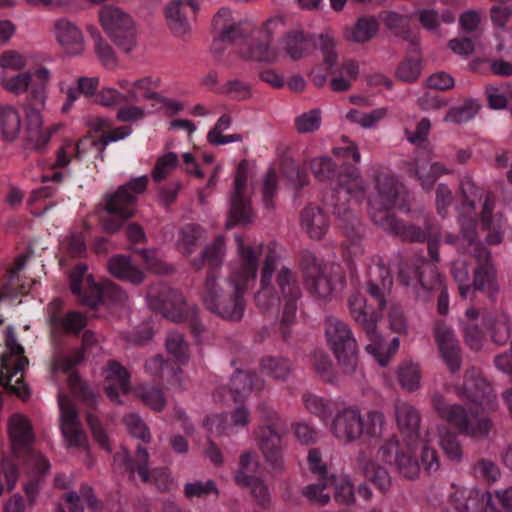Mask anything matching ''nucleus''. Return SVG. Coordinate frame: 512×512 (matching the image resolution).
I'll return each mask as SVG.
<instances>
[{
  "instance_id": "2eb2a0df",
  "label": "nucleus",
  "mask_w": 512,
  "mask_h": 512,
  "mask_svg": "<svg viewBox=\"0 0 512 512\" xmlns=\"http://www.w3.org/2000/svg\"><path fill=\"white\" fill-rule=\"evenodd\" d=\"M99 22L110 39L125 53L137 46L136 25L123 9L106 5L99 10Z\"/></svg>"
},
{
  "instance_id": "0e129e2a",
  "label": "nucleus",
  "mask_w": 512,
  "mask_h": 512,
  "mask_svg": "<svg viewBox=\"0 0 512 512\" xmlns=\"http://www.w3.org/2000/svg\"><path fill=\"white\" fill-rule=\"evenodd\" d=\"M225 255V243L222 237H218L213 244L207 246L202 254L199 262H195L194 265L201 267L204 263L209 266H218L222 263Z\"/></svg>"
},
{
  "instance_id": "052dcab7",
  "label": "nucleus",
  "mask_w": 512,
  "mask_h": 512,
  "mask_svg": "<svg viewBox=\"0 0 512 512\" xmlns=\"http://www.w3.org/2000/svg\"><path fill=\"white\" fill-rule=\"evenodd\" d=\"M330 481L331 476L319 478V483L306 486L303 494L315 504L326 505L330 501V492H332Z\"/></svg>"
},
{
  "instance_id": "58836bf2",
  "label": "nucleus",
  "mask_w": 512,
  "mask_h": 512,
  "mask_svg": "<svg viewBox=\"0 0 512 512\" xmlns=\"http://www.w3.org/2000/svg\"><path fill=\"white\" fill-rule=\"evenodd\" d=\"M263 387V379L250 372L238 371L230 380V393L235 402L245 399L252 391L261 390Z\"/></svg>"
},
{
  "instance_id": "c756f323",
  "label": "nucleus",
  "mask_w": 512,
  "mask_h": 512,
  "mask_svg": "<svg viewBox=\"0 0 512 512\" xmlns=\"http://www.w3.org/2000/svg\"><path fill=\"white\" fill-rule=\"evenodd\" d=\"M116 85L126 93L128 101L139 99L162 100V96L157 91L161 85V80L157 76L147 75L136 79L120 77L117 79Z\"/></svg>"
},
{
  "instance_id": "49530a36",
  "label": "nucleus",
  "mask_w": 512,
  "mask_h": 512,
  "mask_svg": "<svg viewBox=\"0 0 512 512\" xmlns=\"http://www.w3.org/2000/svg\"><path fill=\"white\" fill-rule=\"evenodd\" d=\"M378 31V22L374 17L358 19L354 26L344 30V38L355 43H365L371 40Z\"/></svg>"
},
{
  "instance_id": "a211bd4d",
  "label": "nucleus",
  "mask_w": 512,
  "mask_h": 512,
  "mask_svg": "<svg viewBox=\"0 0 512 512\" xmlns=\"http://www.w3.org/2000/svg\"><path fill=\"white\" fill-rule=\"evenodd\" d=\"M301 266L308 289L319 298L329 297L336 282L343 281L339 267L323 264L322 260L310 252L303 254Z\"/></svg>"
},
{
  "instance_id": "f03ea898",
  "label": "nucleus",
  "mask_w": 512,
  "mask_h": 512,
  "mask_svg": "<svg viewBox=\"0 0 512 512\" xmlns=\"http://www.w3.org/2000/svg\"><path fill=\"white\" fill-rule=\"evenodd\" d=\"M237 259L230 265V276L216 279L209 276L203 289V303L212 313L229 320H239L244 314V294L254 283L262 245H250L236 236Z\"/></svg>"
},
{
  "instance_id": "f8f14e48",
  "label": "nucleus",
  "mask_w": 512,
  "mask_h": 512,
  "mask_svg": "<svg viewBox=\"0 0 512 512\" xmlns=\"http://www.w3.org/2000/svg\"><path fill=\"white\" fill-rule=\"evenodd\" d=\"M338 183L339 186L325 196V202L334 208V214L342 227L347 229L349 223L356 221L352 206L363 199L364 186L357 169L341 174Z\"/></svg>"
},
{
  "instance_id": "39448f33",
  "label": "nucleus",
  "mask_w": 512,
  "mask_h": 512,
  "mask_svg": "<svg viewBox=\"0 0 512 512\" xmlns=\"http://www.w3.org/2000/svg\"><path fill=\"white\" fill-rule=\"evenodd\" d=\"M374 189L368 199V212L372 221L386 231L401 233L402 226L391 212L399 192L397 180L380 172L374 178Z\"/></svg>"
},
{
  "instance_id": "423d86ee",
  "label": "nucleus",
  "mask_w": 512,
  "mask_h": 512,
  "mask_svg": "<svg viewBox=\"0 0 512 512\" xmlns=\"http://www.w3.org/2000/svg\"><path fill=\"white\" fill-rule=\"evenodd\" d=\"M52 72L41 66L33 72L22 70L15 74H0V86L12 95L27 94V102L45 108Z\"/></svg>"
},
{
  "instance_id": "7ed1b4c3",
  "label": "nucleus",
  "mask_w": 512,
  "mask_h": 512,
  "mask_svg": "<svg viewBox=\"0 0 512 512\" xmlns=\"http://www.w3.org/2000/svg\"><path fill=\"white\" fill-rule=\"evenodd\" d=\"M301 290L295 274L285 265H280L279 256L269 250L264 258L260 274V289L255 295L257 306L266 312L282 307L280 326L284 337L286 327L296 318L297 300Z\"/></svg>"
},
{
  "instance_id": "b1692460",
  "label": "nucleus",
  "mask_w": 512,
  "mask_h": 512,
  "mask_svg": "<svg viewBox=\"0 0 512 512\" xmlns=\"http://www.w3.org/2000/svg\"><path fill=\"white\" fill-rule=\"evenodd\" d=\"M250 413L244 406H239L229 414H208L203 426L214 437L231 436L247 428Z\"/></svg>"
},
{
  "instance_id": "4c0bfd02",
  "label": "nucleus",
  "mask_w": 512,
  "mask_h": 512,
  "mask_svg": "<svg viewBox=\"0 0 512 512\" xmlns=\"http://www.w3.org/2000/svg\"><path fill=\"white\" fill-rule=\"evenodd\" d=\"M349 309L352 317L365 330L367 335H374L379 316L367 305L366 299L359 293H354L349 298Z\"/></svg>"
},
{
  "instance_id": "c9c22d12",
  "label": "nucleus",
  "mask_w": 512,
  "mask_h": 512,
  "mask_svg": "<svg viewBox=\"0 0 512 512\" xmlns=\"http://www.w3.org/2000/svg\"><path fill=\"white\" fill-rule=\"evenodd\" d=\"M395 420L401 433L407 438V441L422 436L418 429L421 421L419 411L410 403L398 400L395 403Z\"/></svg>"
},
{
  "instance_id": "bf43d9fd",
  "label": "nucleus",
  "mask_w": 512,
  "mask_h": 512,
  "mask_svg": "<svg viewBox=\"0 0 512 512\" xmlns=\"http://www.w3.org/2000/svg\"><path fill=\"white\" fill-rule=\"evenodd\" d=\"M202 237V229L197 225L189 224L181 229L177 248L183 255L188 256L194 251L195 245Z\"/></svg>"
},
{
  "instance_id": "de8ad7c7",
  "label": "nucleus",
  "mask_w": 512,
  "mask_h": 512,
  "mask_svg": "<svg viewBox=\"0 0 512 512\" xmlns=\"http://www.w3.org/2000/svg\"><path fill=\"white\" fill-rule=\"evenodd\" d=\"M358 465L364 475L381 490H386L391 485V478L387 470L371 460L367 455L361 454L358 458Z\"/></svg>"
},
{
  "instance_id": "393cba45",
  "label": "nucleus",
  "mask_w": 512,
  "mask_h": 512,
  "mask_svg": "<svg viewBox=\"0 0 512 512\" xmlns=\"http://www.w3.org/2000/svg\"><path fill=\"white\" fill-rule=\"evenodd\" d=\"M148 458L149 454L146 449L138 448L134 463L130 462V456L126 449H122L121 452L117 453L114 460L117 464L126 466L130 472L137 473L141 481L153 483L161 490L167 489L169 475L165 470L149 471Z\"/></svg>"
},
{
  "instance_id": "4d7b16f0",
  "label": "nucleus",
  "mask_w": 512,
  "mask_h": 512,
  "mask_svg": "<svg viewBox=\"0 0 512 512\" xmlns=\"http://www.w3.org/2000/svg\"><path fill=\"white\" fill-rule=\"evenodd\" d=\"M487 322L493 342L498 345L504 344L510 337L509 316L505 312H500L490 317Z\"/></svg>"
},
{
  "instance_id": "dca6fc26",
  "label": "nucleus",
  "mask_w": 512,
  "mask_h": 512,
  "mask_svg": "<svg viewBox=\"0 0 512 512\" xmlns=\"http://www.w3.org/2000/svg\"><path fill=\"white\" fill-rule=\"evenodd\" d=\"M91 148L97 149L98 156L103 159L104 150L101 149L100 138L96 139L92 136H86L77 143L71 140L65 141L56 154L55 162L48 164L45 161H41L39 163L43 170L42 174L39 176L41 181L44 183L48 181L55 183L61 182L66 176L63 169L71 162L72 156L80 160Z\"/></svg>"
},
{
  "instance_id": "1a4fd4ad",
  "label": "nucleus",
  "mask_w": 512,
  "mask_h": 512,
  "mask_svg": "<svg viewBox=\"0 0 512 512\" xmlns=\"http://www.w3.org/2000/svg\"><path fill=\"white\" fill-rule=\"evenodd\" d=\"M286 20L284 14H275L264 19L255 32L254 41L240 50V56L259 62H277L280 58V48L274 38L287 31Z\"/></svg>"
},
{
  "instance_id": "37998d69",
  "label": "nucleus",
  "mask_w": 512,
  "mask_h": 512,
  "mask_svg": "<svg viewBox=\"0 0 512 512\" xmlns=\"http://www.w3.org/2000/svg\"><path fill=\"white\" fill-rule=\"evenodd\" d=\"M434 438V430L429 429L419 438L412 440V442H414V447H416V452L418 450L420 451L422 465L427 473L436 472L440 467L439 457L436 450L429 446Z\"/></svg>"
},
{
  "instance_id": "412c9836",
  "label": "nucleus",
  "mask_w": 512,
  "mask_h": 512,
  "mask_svg": "<svg viewBox=\"0 0 512 512\" xmlns=\"http://www.w3.org/2000/svg\"><path fill=\"white\" fill-rule=\"evenodd\" d=\"M146 301L152 310L159 311L174 322H181L186 318V304L182 294L165 284L151 286Z\"/></svg>"
},
{
  "instance_id": "72a5a7b5",
  "label": "nucleus",
  "mask_w": 512,
  "mask_h": 512,
  "mask_svg": "<svg viewBox=\"0 0 512 512\" xmlns=\"http://www.w3.org/2000/svg\"><path fill=\"white\" fill-rule=\"evenodd\" d=\"M282 52L291 60H300L309 54L310 39L302 27L287 30L278 41Z\"/></svg>"
},
{
  "instance_id": "f3484780",
  "label": "nucleus",
  "mask_w": 512,
  "mask_h": 512,
  "mask_svg": "<svg viewBox=\"0 0 512 512\" xmlns=\"http://www.w3.org/2000/svg\"><path fill=\"white\" fill-rule=\"evenodd\" d=\"M251 178L252 171L248 162H240L230 196L229 220L226 224L228 228L236 224H248L254 219V211L251 206Z\"/></svg>"
},
{
  "instance_id": "a878e982",
  "label": "nucleus",
  "mask_w": 512,
  "mask_h": 512,
  "mask_svg": "<svg viewBox=\"0 0 512 512\" xmlns=\"http://www.w3.org/2000/svg\"><path fill=\"white\" fill-rule=\"evenodd\" d=\"M187 9L197 15L200 11V3L197 0H170L164 8L168 28L178 38H186L192 30L191 22L187 17Z\"/></svg>"
},
{
  "instance_id": "8fccbe9b",
  "label": "nucleus",
  "mask_w": 512,
  "mask_h": 512,
  "mask_svg": "<svg viewBox=\"0 0 512 512\" xmlns=\"http://www.w3.org/2000/svg\"><path fill=\"white\" fill-rule=\"evenodd\" d=\"M478 311L470 307L465 312V318L461 321L464 340L466 344L474 350H478L482 347L484 334L479 327L473 322L478 318Z\"/></svg>"
},
{
  "instance_id": "5701e85b",
  "label": "nucleus",
  "mask_w": 512,
  "mask_h": 512,
  "mask_svg": "<svg viewBox=\"0 0 512 512\" xmlns=\"http://www.w3.org/2000/svg\"><path fill=\"white\" fill-rule=\"evenodd\" d=\"M58 405L60 409V429L66 446L71 449L86 451L89 446L88 440L71 400L64 395H59Z\"/></svg>"
},
{
  "instance_id": "13d9d810",
  "label": "nucleus",
  "mask_w": 512,
  "mask_h": 512,
  "mask_svg": "<svg viewBox=\"0 0 512 512\" xmlns=\"http://www.w3.org/2000/svg\"><path fill=\"white\" fill-rule=\"evenodd\" d=\"M27 65V57L17 50L8 49L0 53V74L19 72L26 69Z\"/></svg>"
},
{
  "instance_id": "2f4dec72",
  "label": "nucleus",
  "mask_w": 512,
  "mask_h": 512,
  "mask_svg": "<svg viewBox=\"0 0 512 512\" xmlns=\"http://www.w3.org/2000/svg\"><path fill=\"white\" fill-rule=\"evenodd\" d=\"M42 109L30 102H27L25 106L27 137L33 147L38 150L44 148L51 136L61 127L60 124L44 127Z\"/></svg>"
},
{
  "instance_id": "473e14b6",
  "label": "nucleus",
  "mask_w": 512,
  "mask_h": 512,
  "mask_svg": "<svg viewBox=\"0 0 512 512\" xmlns=\"http://www.w3.org/2000/svg\"><path fill=\"white\" fill-rule=\"evenodd\" d=\"M62 302L59 299L52 300L47 307V320L55 332H78L85 326V317L79 312L61 314Z\"/></svg>"
},
{
  "instance_id": "e2e57ef3",
  "label": "nucleus",
  "mask_w": 512,
  "mask_h": 512,
  "mask_svg": "<svg viewBox=\"0 0 512 512\" xmlns=\"http://www.w3.org/2000/svg\"><path fill=\"white\" fill-rule=\"evenodd\" d=\"M136 396L146 405L156 411H161L166 405V398L159 388L150 385H142L136 388Z\"/></svg>"
},
{
  "instance_id": "ddd939ff",
  "label": "nucleus",
  "mask_w": 512,
  "mask_h": 512,
  "mask_svg": "<svg viewBox=\"0 0 512 512\" xmlns=\"http://www.w3.org/2000/svg\"><path fill=\"white\" fill-rule=\"evenodd\" d=\"M260 426L256 430L258 445L266 462L273 470L280 471L283 468L281 418L278 413L269 406H261L258 409Z\"/></svg>"
},
{
  "instance_id": "9d476101",
  "label": "nucleus",
  "mask_w": 512,
  "mask_h": 512,
  "mask_svg": "<svg viewBox=\"0 0 512 512\" xmlns=\"http://www.w3.org/2000/svg\"><path fill=\"white\" fill-rule=\"evenodd\" d=\"M325 335L330 349L338 361L341 373L352 376L358 367V347L356 339L347 323L335 317H328Z\"/></svg>"
},
{
  "instance_id": "a19ab883",
  "label": "nucleus",
  "mask_w": 512,
  "mask_h": 512,
  "mask_svg": "<svg viewBox=\"0 0 512 512\" xmlns=\"http://www.w3.org/2000/svg\"><path fill=\"white\" fill-rule=\"evenodd\" d=\"M450 173L440 162H430L425 156L415 160L414 175L424 189H430L435 180L441 175Z\"/></svg>"
},
{
  "instance_id": "338daca9",
  "label": "nucleus",
  "mask_w": 512,
  "mask_h": 512,
  "mask_svg": "<svg viewBox=\"0 0 512 512\" xmlns=\"http://www.w3.org/2000/svg\"><path fill=\"white\" fill-rule=\"evenodd\" d=\"M167 352L172 355L179 363L188 361V346L182 334L170 332L166 338Z\"/></svg>"
},
{
  "instance_id": "ea45409f",
  "label": "nucleus",
  "mask_w": 512,
  "mask_h": 512,
  "mask_svg": "<svg viewBox=\"0 0 512 512\" xmlns=\"http://www.w3.org/2000/svg\"><path fill=\"white\" fill-rule=\"evenodd\" d=\"M370 342L366 345V351L380 366H386L390 358L394 355L400 346L399 338H393L390 343H386L374 328V335H367Z\"/></svg>"
},
{
  "instance_id": "603ef678",
  "label": "nucleus",
  "mask_w": 512,
  "mask_h": 512,
  "mask_svg": "<svg viewBox=\"0 0 512 512\" xmlns=\"http://www.w3.org/2000/svg\"><path fill=\"white\" fill-rule=\"evenodd\" d=\"M397 378L402 389L413 392L419 389L421 384V369L417 363L403 362L397 372Z\"/></svg>"
},
{
  "instance_id": "6e6552de",
  "label": "nucleus",
  "mask_w": 512,
  "mask_h": 512,
  "mask_svg": "<svg viewBox=\"0 0 512 512\" xmlns=\"http://www.w3.org/2000/svg\"><path fill=\"white\" fill-rule=\"evenodd\" d=\"M5 349L0 357V384L23 400L29 397V390L23 382V371L28 364L23 346L17 342L12 328L5 332Z\"/></svg>"
},
{
  "instance_id": "864d4df0",
  "label": "nucleus",
  "mask_w": 512,
  "mask_h": 512,
  "mask_svg": "<svg viewBox=\"0 0 512 512\" xmlns=\"http://www.w3.org/2000/svg\"><path fill=\"white\" fill-rule=\"evenodd\" d=\"M480 105L477 100L469 99L463 104L450 108L443 118L445 123L461 124L475 117Z\"/></svg>"
},
{
  "instance_id": "f704fd0d",
  "label": "nucleus",
  "mask_w": 512,
  "mask_h": 512,
  "mask_svg": "<svg viewBox=\"0 0 512 512\" xmlns=\"http://www.w3.org/2000/svg\"><path fill=\"white\" fill-rule=\"evenodd\" d=\"M105 374V390L108 398L120 403V395L130 391V375L124 367L115 361L109 362Z\"/></svg>"
},
{
  "instance_id": "7c9ffc66",
  "label": "nucleus",
  "mask_w": 512,
  "mask_h": 512,
  "mask_svg": "<svg viewBox=\"0 0 512 512\" xmlns=\"http://www.w3.org/2000/svg\"><path fill=\"white\" fill-rule=\"evenodd\" d=\"M434 334L442 360L452 373L458 371L461 365V351L453 329L443 322H437Z\"/></svg>"
},
{
  "instance_id": "a18cd8bd",
  "label": "nucleus",
  "mask_w": 512,
  "mask_h": 512,
  "mask_svg": "<svg viewBox=\"0 0 512 512\" xmlns=\"http://www.w3.org/2000/svg\"><path fill=\"white\" fill-rule=\"evenodd\" d=\"M22 127V120L19 110L12 105L0 107V132L8 141L15 140Z\"/></svg>"
},
{
  "instance_id": "c85d7f7f",
  "label": "nucleus",
  "mask_w": 512,
  "mask_h": 512,
  "mask_svg": "<svg viewBox=\"0 0 512 512\" xmlns=\"http://www.w3.org/2000/svg\"><path fill=\"white\" fill-rule=\"evenodd\" d=\"M53 36L65 54L80 56L86 48L85 36L82 29L67 18H60L54 22Z\"/></svg>"
},
{
  "instance_id": "3c124183",
  "label": "nucleus",
  "mask_w": 512,
  "mask_h": 512,
  "mask_svg": "<svg viewBox=\"0 0 512 512\" xmlns=\"http://www.w3.org/2000/svg\"><path fill=\"white\" fill-rule=\"evenodd\" d=\"M212 29L215 35L235 38L239 27L233 18L231 9L222 7L218 10L212 20Z\"/></svg>"
},
{
  "instance_id": "6e6d98bb",
  "label": "nucleus",
  "mask_w": 512,
  "mask_h": 512,
  "mask_svg": "<svg viewBox=\"0 0 512 512\" xmlns=\"http://www.w3.org/2000/svg\"><path fill=\"white\" fill-rule=\"evenodd\" d=\"M65 499L70 512H83L84 502L93 510L100 507L90 487L82 488L79 494L75 492L66 493Z\"/></svg>"
},
{
  "instance_id": "9b49d317",
  "label": "nucleus",
  "mask_w": 512,
  "mask_h": 512,
  "mask_svg": "<svg viewBox=\"0 0 512 512\" xmlns=\"http://www.w3.org/2000/svg\"><path fill=\"white\" fill-rule=\"evenodd\" d=\"M432 406L438 416L460 433L480 438L488 435L491 423L486 416H480L472 410L467 412L461 405L450 403L440 393L432 395Z\"/></svg>"
},
{
  "instance_id": "bb28decb",
  "label": "nucleus",
  "mask_w": 512,
  "mask_h": 512,
  "mask_svg": "<svg viewBox=\"0 0 512 512\" xmlns=\"http://www.w3.org/2000/svg\"><path fill=\"white\" fill-rule=\"evenodd\" d=\"M461 398L479 406L483 411L495 409L496 395L492 392L490 384L475 370L466 372L465 382L459 390Z\"/></svg>"
},
{
  "instance_id": "f257e3e1",
  "label": "nucleus",
  "mask_w": 512,
  "mask_h": 512,
  "mask_svg": "<svg viewBox=\"0 0 512 512\" xmlns=\"http://www.w3.org/2000/svg\"><path fill=\"white\" fill-rule=\"evenodd\" d=\"M461 191L465 203L459 208V224L462 229V245L467 243V250L460 251V256L451 263V274L458 285L462 298H470L475 290H497L496 271L490 259L489 251L475 242V223L478 217L477 206L481 207V222L488 233L489 244L500 243L503 239L507 220L504 215L510 210L504 208L496 216L490 215L493 201L488 195L466 178L461 182Z\"/></svg>"
},
{
  "instance_id": "680f3d73",
  "label": "nucleus",
  "mask_w": 512,
  "mask_h": 512,
  "mask_svg": "<svg viewBox=\"0 0 512 512\" xmlns=\"http://www.w3.org/2000/svg\"><path fill=\"white\" fill-rule=\"evenodd\" d=\"M94 101L106 108H115L128 102L127 95L123 90L111 86H103L97 91Z\"/></svg>"
},
{
  "instance_id": "774afa93",
  "label": "nucleus",
  "mask_w": 512,
  "mask_h": 512,
  "mask_svg": "<svg viewBox=\"0 0 512 512\" xmlns=\"http://www.w3.org/2000/svg\"><path fill=\"white\" fill-rule=\"evenodd\" d=\"M261 370L275 379H285L291 372V366L286 359L267 357L261 362Z\"/></svg>"
},
{
  "instance_id": "69168bd1",
  "label": "nucleus",
  "mask_w": 512,
  "mask_h": 512,
  "mask_svg": "<svg viewBox=\"0 0 512 512\" xmlns=\"http://www.w3.org/2000/svg\"><path fill=\"white\" fill-rule=\"evenodd\" d=\"M145 369L151 376H160L166 378L168 381H170L171 378L175 383L180 384L178 377L180 370L170 369L161 355H156L149 359L145 364Z\"/></svg>"
},
{
  "instance_id": "4be33fe9",
  "label": "nucleus",
  "mask_w": 512,
  "mask_h": 512,
  "mask_svg": "<svg viewBox=\"0 0 512 512\" xmlns=\"http://www.w3.org/2000/svg\"><path fill=\"white\" fill-rule=\"evenodd\" d=\"M495 490L483 491L476 487H455L450 501L458 512H501L496 507Z\"/></svg>"
},
{
  "instance_id": "20e7f679",
  "label": "nucleus",
  "mask_w": 512,
  "mask_h": 512,
  "mask_svg": "<svg viewBox=\"0 0 512 512\" xmlns=\"http://www.w3.org/2000/svg\"><path fill=\"white\" fill-rule=\"evenodd\" d=\"M70 289L80 302L91 308L106 306L112 312L126 305V293L113 283L100 287L87 272L85 264H79L70 275Z\"/></svg>"
},
{
  "instance_id": "cd10ccee",
  "label": "nucleus",
  "mask_w": 512,
  "mask_h": 512,
  "mask_svg": "<svg viewBox=\"0 0 512 512\" xmlns=\"http://www.w3.org/2000/svg\"><path fill=\"white\" fill-rule=\"evenodd\" d=\"M331 431L342 441L352 442L364 434V420L357 406H348L340 410L334 417Z\"/></svg>"
},
{
  "instance_id": "6ab92c4d",
  "label": "nucleus",
  "mask_w": 512,
  "mask_h": 512,
  "mask_svg": "<svg viewBox=\"0 0 512 512\" xmlns=\"http://www.w3.org/2000/svg\"><path fill=\"white\" fill-rule=\"evenodd\" d=\"M415 455L414 442L406 441V444L400 447L394 436L385 440L377 452L379 460L393 464L397 472L407 479H415L420 474V465Z\"/></svg>"
},
{
  "instance_id": "4468645a",
  "label": "nucleus",
  "mask_w": 512,
  "mask_h": 512,
  "mask_svg": "<svg viewBox=\"0 0 512 512\" xmlns=\"http://www.w3.org/2000/svg\"><path fill=\"white\" fill-rule=\"evenodd\" d=\"M8 431L14 457L39 473L48 471L49 462L31 447L34 434L29 420L20 413L14 414L9 420Z\"/></svg>"
},
{
  "instance_id": "0eeeda50",
  "label": "nucleus",
  "mask_w": 512,
  "mask_h": 512,
  "mask_svg": "<svg viewBox=\"0 0 512 512\" xmlns=\"http://www.w3.org/2000/svg\"><path fill=\"white\" fill-rule=\"evenodd\" d=\"M148 183L146 175L137 177L106 198L105 210L107 216L103 219V226L108 233L120 229L123 222L135 213V203L138 195L145 191Z\"/></svg>"
},
{
  "instance_id": "e433bc0d",
  "label": "nucleus",
  "mask_w": 512,
  "mask_h": 512,
  "mask_svg": "<svg viewBox=\"0 0 512 512\" xmlns=\"http://www.w3.org/2000/svg\"><path fill=\"white\" fill-rule=\"evenodd\" d=\"M301 229L312 239H322L329 222L326 214L317 206L309 205L301 213Z\"/></svg>"
},
{
  "instance_id": "5fc2aeb1",
  "label": "nucleus",
  "mask_w": 512,
  "mask_h": 512,
  "mask_svg": "<svg viewBox=\"0 0 512 512\" xmlns=\"http://www.w3.org/2000/svg\"><path fill=\"white\" fill-rule=\"evenodd\" d=\"M316 47L323 54V60L328 69H331L337 63L336 46L337 41L330 30L320 33L315 40Z\"/></svg>"
},
{
  "instance_id": "79ce46f5",
  "label": "nucleus",
  "mask_w": 512,
  "mask_h": 512,
  "mask_svg": "<svg viewBox=\"0 0 512 512\" xmlns=\"http://www.w3.org/2000/svg\"><path fill=\"white\" fill-rule=\"evenodd\" d=\"M108 268L115 277L132 284H139L144 280L143 272L128 257L121 255L112 257Z\"/></svg>"
},
{
  "instance_id": "aec40b11",
  "label": "nucleus",
  "mask_w": 512,
  "mask_h": 512,
  "mask_svg": "<svg viewBox=\"0 0 512 512\" xmlns=\"http://www.w3.org/2000/svg\"><path fill=\"white\" fill-rule=\"evenodd\" d=\"M400 281L406 286H412L418 297H426V292L442 287V279L434 263L420 257L415 259L413 266H405L399 273Z\"/></svg>"
},
{
  "instance_id": "09e8293b",
  "label": "nucleus",
  "mask_w": 512,
  "mask_h": 512,
  "mask_svg": "<svg viewBox=\"0 0 512 512\" xmlns=\"http://www.w3.org/2000/svg\"><path fill=\"white\" fill-rule=\"evenodd\" d=\"M434 433L438 437L439 446L446 457L451 461H460L463 453L456 435L444 425H437Z\"/></svg>"
},
{
  "instance_id": "c03bdc74",
  "label": "nucleus",
  "mask_w": 512,
  "mask_h": 512,
  "mask_svg": "<svg viewBox=\"0 0 512 512\" xmlns=\"http://www.w3.org/2000/svg\"><path fill=\"white\" fill-rule=\"evenodd\" d=\"M259 461L255 453L245 451L240 455L234 479L238 486L244 487L259 477Z\"/></svg>"
}]
</instances>
